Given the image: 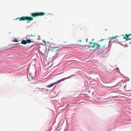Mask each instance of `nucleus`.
I'll use <instances>...</instances> for the list:
<instances>
[{
  "mask_svg": "<svg viewBox=\"0 0 131 131\" xmlns=\"http://www.w3.org/2000/svg\"><path fill=\"white\" fill-rule=\"evenodd\" d=\"M54 44H50L48 50H46L45 55L47 57H52L54 58L58 54L59 51V49L56 47H54Z\"/></svg>",
  "mask_w": 131,
  "mask_h": 131,
  "instance_id": "nucleus-1",
  "label": "nucleus"
},
{
  "mask_svg": "<svg viewBox=\"0 0 131 131\" xmlns=\"http://www.w3.org/2000/svg\"><path fill=\"white\" fill-rule=\"evenodd\" d=\"M75 45L72 44L69 45L68 42L63 41L59 45V47H63L66 48H73V46H75Z\"/></svg>",
  "mask_w": 131,
  "mask_h": 131,
  "instance_id": "nucleus-2",
  "label": "nucleus"
},
{
  "mask_svg": "<svg viewBox=\"0 0 131 131\" xmlns=\"http://www.w3.org/2000/svg\"><path fill=\"white\" fill-rule=\"evenodd\" d=\"M90 45L89 47V48H91L92 49L94 50L97 49H99L100 47V46L99 44L94 42H89Z\"/></svg>",
  "mask_w": 131,
  "mask_h": 131,
  "instance_id": "nucleus-3",
  "label": "nucleus"
},
{
  "mask_svg": "<svg viewBox=\"0 0 131 131\" xmlns=\"http://www.w3.org/2000/svg\"><path fill=\"white\" fill-rule=\"evenodd\" d=\"M109 43H108V42H107V45H104L102 47H100L98 51V54H102L103 52H104L106 50L108 47L110 41L108 42Z\"/></svg>",
  "mask_w": 131,
  "mask_h": 131,
  "instance_id": "nucleus-4",
  "label": "nucleus"
},
{
  "mask_svg": "<svg viewBox=\"0 0 131 131\" xmlns=\"http://www.w3.org/2000/svg\"><path fill=\"white\" fill-rule=\"evenodd\" d=\"M45 14L44 12H36L31 13V15L33 17H36L39 16H43Z\"/></svg>",
  "mask_w": 131,
  "mask_h": 131,
  "instance_id": "nucleus-5",
  "label": "nucleus"
},
{
  "mask_svg": "<svg viewBox=\"0 0 131 131\" xmlns=\"http://www.w3.org/2000/svg\"><path fill=\"white\" fill-rule=\"evenodd\" d=\"M70 77H68L67 78H63L62 79H61L60 80H59L57 81V82H55L54 83H53L51 84L48 85H47V87L48 88H50L52 87V86H53V85H54V84H56L57 83H59L60 82H61V81H64L66 79H68Z\"/></svg>",
  "mask_w": 131,
  "mask_h": 131,
  "instance_id": "nucleus-6",
  "label": "nucleus"
},
{
  "mask_svg": "<svg viewBox=\"0 0 131 131\" xmlns=\"http://www.w3.org/2000/svg\"><path fill=\"white\" fill-rule=\"evenodd\" d=\"M33 20V17L28 16L26 17V20H27V23H29L30 21Z\"/></svg>",
  "mask_w": 131,
  "mask_h": 131,
  "instance_id": "nucleus-7",
  "label": "nucleus"
},
{
  "mask_svg": "<svg viewBox=\"0 0 131 131\" xmlns=\"http://www.w3.org/2000/svg\"><path fill=\"white\" fill-rule=\"evenodd\" d=\"M123 38L124 39H126V40H129L131 39V35H126V36L124 37Z\"/></svg>",
  "mask_w": 131,
  "mask_h": 131,
  "instance_id": "nucleus-8",
  "label": "nucleus"
},
{
  "mask_svg": "<svg viewBox=\"0 0 131 131\" xmlns=\"http://www.w3.org/2000/svg\"><path fill=\"white\" fill-rule=\"evenodd\" d=\"M26 16H23L21 17H20V18H17L16 19H19L20 21H22V20H26Z\"/></svg>",
  "mask_w": 131,
  "mask_h": 131,
  "instance_id": "nucleus-9",
  "label": "nucleus"
},
{
  "mask_svg": "<svg viewBox=\"0 0 131 131\" xmlns=\"http://www.w3.org/2000/svg\"><path fill=\"white\" fill-rule=\"evenodd\" d=\"M78 43L75 44V45L78 46H83V45H81V40H79L78 41Z\"/></svg>",
  "mask_w": 131,
  "mask_h": 131,
  "instance_id": "nucleus-10",
  "label": "nucleus"
},
{
  "mask_svg": "<svg viewBox=\"0 0 131 131\" xmlns=\"http://www.w3.org/2000/svg\"><path fill=\"white\" fill-rule=\"evenodd\" d=\"M7 47H3L0 48V50L3 51H4L7 50Z\"/></svg>",
  "mask_w": 131,
  "mask_h": 131,
  "instance_id": "nucleus-11",
  "label": "nucleus"
},
{
  "mask_svg": "<svg viewBox=\"0 0 131 131\" xmlns=\"http://www.w3.org/2000/svg\"><path fill=\"white\" fill-rule=\"evenodd\" d=\"M126 94V95L127 96H131V90L129 91Z\"/></svg>",
  "mask_w": 131,
  "mask_h": 131,
  "instance_id": "nucleus-12",
  "label": "nucleus"
},
{
  "mask_svg": "<svg viewBox=\"0 0 131 131\" xmlns=\"http://www.w3.org/2000/svg\"><path fill=\"white\" fill-rule=\"evenodd\" d=\"M21 43L23 44H26L27 43V42L25 40H23L21 41Z\"/></svg>",
  "mask_w": 131,
  "mask_h": 131,
  "instance_id": "nucleus-13",
  "label": "nucleus"
},
{
  "mask_svg": "<svg viewBox=\"0 0 131 131\" xmlns=\"http://www.w3.org/2000/svg\"><path fill=\"white\" fill-rule=\"evenodd\" d=\"M104 41L103 42H104V43L106 42L107 41L106 40V39H102L101 40H100L99 41L100 42H101V41Z\"/></svg>",
  "mask_w": 131,
  "mask_h": 131,
  "instance_id": "nucleus-14",
  "label": "nucleus"
},
{
  "mask_svg": "<svg viewBox=\"0 0 131 131\" xmlns=\"http://www.w3.org/2000/svg\"><path fill=\"white\" fill-rule=\"evenodd\" d=\"M26 41L27 42V43H30L31 42V40L30 39L27 40H26Z\"/></svg>",
  "mask_w": 131,
  "mask_h": 131,
  "instance_id": "nucleus-15",
  "label": "nucleus"
},
{
  "mask_svg": "<svg viewBox=\"0 0 131 131\" xmlns=\"http://www.w3.org/2000/svg\"><path fill=\"white\" fill-rule=\"evenodd\" d=\"M13 41L14 42H17L18 41L16 39H15L13 40Z\"/></svg>",
  "mask_w": 131,
  "mask_h": 131,
  "instance_id": "nucleus-16",
  "label": "nucleus"
},
{
  "mask_svg": "<svg viewBox=\"0 0 131 131\" xmlns=\"http://www.w3.org/2000/svg\"><path fill=\"white\" fill-rule=\"evenodd\" d=\"M116 37H117L116 36V37H113L112 38H111V39L114 38H115Z\"/></svg>",
  "mask_w": 131,
  "mask_h": 131,
  "instance_id": "nucleus-17",
  "label": "nucleus"
},
{
  "mask_svg": "<svg viewBox=\"0 0 131 131\" xmlns=\"http://www.w3.org/2000/svg\"><path fill=\"white\" fill-rule=\"evenodd\" d=\"M88 38H87V39H86V42H88Z\"/></svg>",
  "mask_w": 131,
  "mask_h": 131,
  "instance_id": "nucleus-18",
  "label": "nucleus"
},
{
  "mask_svg": "<svg viewBox=\"0 0 131 131\" xmlns=\"http://www.w3.org/2000/svg\"><path fill=\"white\" fill-rule=\"evenodd\" d=\"M107 30V29H105V31H106Z\"/></svg>",
  "mask_w": 131,
  "mask_h": 131,
  "instance_id": "nucleus-19",
  "label": "nucleus"
},
{
  "mask_svg": "<svg viewBox=\"0 0 131 131\" xmlns=\"http://www.w3.org/2000/svg\"><path fill=\"white\" fill-rule=\"evenodd\" d=\"M19 44V43H16V44Z\"/></svg>",
  "mask_w": 131,
  "mask_h": 131,
  "instance_id": "nucleus-20",
  "label": "nucleus"
},
{
  "mask_svg": "<svg viewBox=\"0 0 131 131\" xmlns=\"http://www.w3.org/2000/svg\"><path fill=\"white\" fill-rule=\"evenodd\" d=\"M94 40V39H92V41H93V40Z\"/></svg>",
  "mask_w": 131,
  "mask_h": 131,
  "instance_id": "nucleus-21",
  "label": "nucleus"
},
{
  "mask_svg": "<svg viewBox=\"0 0 131 131\" xmlns=\"http://www.w3.org/2000/svg\"><path fill=\"white\" fill-rule=\"evenodd\" d=\"M126 86H124V88L126 87Z\"/></svg>",
  "mask_w": 131,
  "mask_h": 131,
  "instance_id": "nucleus-22",
  "label": "nucleus"
}]
</instances>
